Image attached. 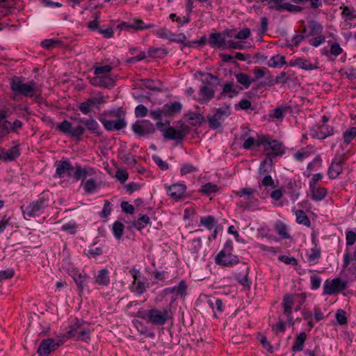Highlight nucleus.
Wrapping results in <instances>:
<instances>
[{
	"instance_id": "obj_1",
	"label": "nucleus",
	"mask_w": 356,
	"mask_h": 356,
	"mask_svg": "<svg viewBox=\"0 0 356 356\" xmlns=\"http://www.w3.org/2000/svg\"><path fill=\"white\" fill-rule=\"evenodd\" d=\"M79 122L84 124L86 127L79 124L73 128L72 124L70 121L64 120L56 125V129L58 131L78 140L81 139V137L85 133L86 129L97 136H100L102 135L100 127L98 122L93 118H81Z\"/></svg>"
},
{
	"instance_id": "obj_2",
	"label": "nucleus",
	"mask_w": 356,
	"mask_h": 356,
	"mask_svg": "<svg viewBox=\"0 0 356 356\" xmlns=\"http://www.w3.org/2000/svg\"><path fill=\"white\" fill-rule=\"evenodd\" d=\"M98 120L108 131H119L127 126L124 113L122 108L104 111L99 115Z\"/></svg>"
},
{
	"instance_id": "obj_3",
	"label": "nucleus",
	"mask_w": 356,
	"mask_h": 356,
	"mask_svg": "<svg viewBox=\"0 0 356 356\" xmlns=\"http://www.w3.org/2000/svg\"><path fill=\"white\" fill-rule=\"evenodd\" d=\"M10 88L15 96L22 95L26 97H34L38 102L40 95H37L38 89L36 83L31 81L29 83L24 82V78L15 76L10 81Z\"/></svg>"
},
{
	"instance_id": "obj_4",
	"label": "nucleus",
	"mask_w": 356,
	"mask_h": 356,
	"mask_svg": "<svg viewBox=\"0 0 356 356\" xmlns=\"http://www.w3.org/2000/svg\"><path fill=\"white\" fill-rule=\"evenodd\" d=\"M142 317L154 325H163L172 318L171 307L167 306L163 308L153 307L146 311Z\"/></svg>"
},
{
	"instance_id": "obj_5",
	"label": "nucleus",
	"mask_w": 356,
	"mask_h": 356,
	"mask_svg": "<svg viewBox=\"0 0 356 356\" xmlns=\"http://www.w3.org/2000/svg\"><path fill=\"white\" fill-rule=\"evenodd\" d=\"M51 194L49 192H42L38 199L31 203L27 207H22V211L24 216L29 218L38 216L44 208L48 207Z\"/></svg>"
},
{
	"instance_id": "obj_6",
	"label": "nucleus",
	"mask_w": 356,
	"mask_h": 356,
	"mask_svg": "<svg viewBox=\"0 0 356 356\" xmlns=\"http://www.w3.org/2000/svg\"><path fill=\"white\" fill-rule=\"evenodd\" d=\"M257 191L252 188H242L238 191H234L235 195L243 198L236 203V207L242 211L250 209L258 203V200L254 197Z\"/></svg>"
},
{
	"instance_id": "obj_7",
	"label": "nucleus",
	"mask_w": 356,
	"mask_h": 356,
	"mask_svg": "<svg viewBox=\"0 0 356 356\" xmlns=\"http://www.w3.org/2000/svg\"><path fill=\"white\" fill-rule=\"evenodd\" d=\"M257 146H262L266 154H270V159L273 156H282L285 153V148L282 143L277 140H270L266 135H262L259 137V143Z\"/></svg>"
},
{
	"instance_id": "obj_8",
	"label": "nucleus",
	"mask_w": 356,
	"mask_h": 356,
	"mask_svg": "<svg viewBox=\"0 0 356 356\" xmlns=\"http://www.w3.org/2000/svg\"><path fill=\"white\" fill-rule=\"evenodd\" d=\"M308 33H306V37H313L309 40V44L314 47H317L325 42V37L323 35V26L315 20L308 22Z\"/></svg>"
},
{
	"instance_id": "obj_9",
	"label": "nucleus",
	"mask_w": 356,
	"mask_h": 356,
	"mask_svg": "<svg viewBox=\"0 0 356 356\" xmlns=\"http://www.w3.org/2000/svg\"><path fill=\"white\" fill-rule=\"evenodd\" d=\"M233 244L231 241H227L224 248L216 257V263L224 266H232L238 263L237 256L232 254Z\"/></svg>"
},
{
	"instance_id": "obj_10",
	"label": "nucleus",
	"mask_w": 356,
	"mask_h": 356,
	"mask_svg": "<svg viewBox=\"0 0 356 356\" xmlns=\"http://www.w3.org/2000/svg\"><path fill=\"white\" fill-rule=\"evenodd\" d=\"M232 113L229 105L224 104L220 107L214 109L213 115H208L207 120L209 126L212 129L219 128L224 120L228 118Z\"/></svg>"
},
{
	"instance_id": "obj_11",
	"label": "nucleus",
	"mask_w": 356,
	"mask_h": 356,
	"mask_svg": "<svg viewBox=\"0 0 356 356\" xmlns=\"http://www.w3.org/2000/svg\"><path fill=\"white\" fill-rule=\"evenodd\" d=\"M199 97L195 98L201 104L209 103L215 95L214 86L209 81H204L202 83L198 91Z\"/></svg>"
},
{
	"instance_id": "obj_12",
	"label": "nucleus",
	"mask_w": 356,
	"mask_h": 356,
	"mask_svg": "<svg viewBox=\"0 0 356 356\" xmlns=\"http://www.w3.org/2000/svg\"><path fill=\"white\" fill-rule=\"evenodd\" d=\"M106 102L105 97L101 94L88 98L79 105V110L84 115H88L91 113L92 107L99 108V105Z\"/></svg>"
},
{
	"instance_id": "obj_13",
	"label": "nucleus",
	"mask_w": 356,
	"mask_h": 356,
	"mask_svg": "<svg viewBox=\"0 0 356 356\" xmlns=\"http://www.w3.org/2000/svg\"><path fill=\"white\" fill-rule=\"evenodd\" d=\"M347 287V282L341 280L339 277L327 280L323 286L324 293L327 295H333L336 293L345 290Z\"/></svg>"
},
{
	"instance_id": "obj_14",
	"label": "nucleus",
	"mask_w": 356,
	"mask_h": 356,
	"mask_svg": "<svg viewBox=\"0 0 356 356\" xmlns=\"http://www.w3.org/2000/svg\"><path fill=\"white\" fill-rule=\"evenodd\" d=\"M132 131L139 136H145L155 132L154 125L149 120L136 121L131 126Z\"/></svg>"
},
{
	"instance_id": "obj_15",
	"label": "nucleus",
	"mask_w": 356,
	"mask_h": 356,
	"mask_svg": "<svg viewBox=\"0 0 356 356\" xmlns=\"http://www.w3.org/2000/svg\"><path fill=\"white\" fill-rule=\"evenodd\" d=\"M61 344V341L54 339H47L41 341L37 353L39 356H48L52 351L56 350Z\"/></svg>"
},
{
	"instance_id": "obj_16",
	"label": "nucleus",
	"mask_w": 356,
	"mask_h": 356,
	"mask_svg": "<svg viewBox=\"0 0 356 356\" xmlns=\"http://www.w3.org/2000/svg\"><path fill=\"white\" fill-rule=\"evenodd\" d=\"M229 37V34L226 32L211 33L209 35L207 43L212 48L225 49L226 38Z\"/></svg>"
},
{
	"instance_id": "obj_17",
	"label": "nucleus",
	"mask_w": 356,
	"mask_h": 356,
	"mask_svg": "<svg viewBox=\"0 0 356 356\" xmlns=\"http://www.w3.org/2000/svg\"><path fill=\"white\" fill-rule=\"evenodd\" d=\"M56 169L54 178H62L66 174L69 177H73L72 172L74 171V167L67 160L60 161L56 164Z\"/></svg>"
},
{
	"instance_id": "obj_18",
	"label": "nucleus",
	"mask_w": 356,
	"mask_h": 356,
	"mask_svg": "<svg viewBox=\"0 0 356 356\" xmlns=\"http://www.w3.org/2000/svg\"><path fill=\"white\" fill-rule=\"evenodd\" d=\"M343 160V156L335 157L332 160L327 170V175L330 179H334L342 172Z\"/></svg>"
},
{
	"instance_id": "obj_19",
	"label": "nucleus",
	"mask_w": 356,
	"mask_h": 356,
	"mask_svg": "<svg viewBox=\"0 0 356 356\" xmlns=\"http://www.w3.org/2000/svg\"><path fill=\"white\" fill-rule=\"evenodd\" d=\"M312 242L314 247L311 248L310 252L306 255L307 261L310 266L316 264L321 257V248L317 243L315 236H312Z\"/></svg>"
},
{
	"instance_id": "obj_20",
	"label": "nucleus",
	"mask_w": 356,
	"mask_h": 356,
	"mask_svg": "<svg viewBox=\"0 0 356 356\" xmlns=\"http://www.w3.org/2000/svg\"><path fill=\"white\" fill-rule=\"evenodd\" d=\"M168 195L175 201L181 200L186 191L184 184H174L170 186H165Z\"/></svg>"
},
{
	"instance_id": "obj_21",
	"label": "nucleus",
	"mask_w": 356,
	"mask_h": 356,
	"mask_svg": "<svg viewBox=\"0 0 356 356\" xmlns=\"http://www.w3.org/2000/svg\"><path fill=\"white\" fill-rule=\"evenodd\" d=\"M95 175H96V170L90 166L82 167L78 164L74 166L73 177L76 181L82 179V181H84L88 177Z\"/></svg>"
},
{
	"instance_id": "obj_22",
	"label": "nucleus",
	"mask_w": 356,
	"mask_h": 356,
	"mask_svg": "<svg viewBox=\"0 0 356 356\" xmlns=\"http://www.w3.org/2000/svg\"><path fill=\"white\" fill-rule=\"evenodd\" d=\"M269 7L280 11L287 10L291 13H297L301 10L298 5H293L289 1H268Z\"/></svg>"
},
{
	"instance_id": "obj_23",
	"label": "nucleus",
	"mask_w": 356,
	"mask_h": 356,
	"mask_svg": "<svg viewBox=\"0 0 356 356\" xmlns=\"http://www.w3.org/2000/svg\"><path fill=\"white\" fill-rule=\"evenodd\" d=\"M20 155L19 145H16L8 149H0V160L7 163L15 160Z\"/></svg>"
},
{
	"instance_id": "obj_24",
	"label": "nucleus",
	"mask_w": 356,
	"mask_h": 356,
	"mask_svg": "<svg viewBox=\"0 0 356 356\" xmlns=\"http://www.w3.org/2000/svg\"><path fill=\"white\" fill-rule=\"evenodd\" d=\"M327 193V189L321 185L309 187L308 196L314 202L322 201Z\"/></svg>"
},
{
	"instance_id": "obj_25",
	"label": "nucleus",
	"mask_w": 356,
	"mask_h": 356,
	"mask_svg": "<svg viewBox=\"0 0 356 356\" xmlns=\"http://www.w3.org/2000/svg\"><path fill=\"white\" fill-rule=\"evenodd\" d=\"M333 134V128L326 124L315 125L311 129V135L314 138L324 139Z\"/></svg>"
},
{
	"instance_id": "obj_26",
	"label": "nucleus",
	"mask_w": 356,
	"mask_h": 356,
	"mask_svg": "<svg viewBox=\"0 0 356 356\" xmlns=\"http://www.w3.org/2000/svg\"><path fill=\"white\" fill-rule=\"evenodd\" d=\"M149 287V283L145 277H143V279H140L136 282H132L130 284L129 289L136 295L140 296L145 293Z\"/></svg>"
},
{
	"instance_id": "obj_27",
	"label": "nucleus",
	"mask_w": 356,
	"mask_h": 356,
	"mask_svg": "<svg viewBox=\"0 0 356 356\" xmlns=\"http://www.w3.org/2000/svg\"><path fill=\"white\" fill-rule=\"evenodd\" d=\"M241 90L242 88L235 84L233 81L227 82L222 85L220 95L233 98L236 97Z\"/></svg>"
},
{
	"instance_id": "obj_28",
	"label": "nucleus",
	"mask_w": 356,
	"mask_h": 356,
	"mask_svg": "<svg viewBox=\"0 0 356 356\" xmlns=\"http://www.w3.org/2000/svg\"><path fill=\"white\" fill-rule=\"evenodd\" d=\"M92 85L101 88H112L115 85V81L110 75H103L95 76L90 81Z\"/></svg>"
},
{
	"instance_id": "obj_29",
	"label": "nucleus",
	"mask_w": 356,
	"mask_h": 356,
	"mask_svg": "<svg viewBox=\"0 0 356 356\" xmlns=\"http://www.w3.org/2000/svg\"><path fill=\"white\" fill-rule=\"evenodd\" d=\"M348 268V271H350L355 277L356 280V252H353V253H345L343 254V268Z\"/></svg>"
},
{
	"instance_id": "obj_30",
	"label": "nucleus",
	"mask_w": 356,
	"mask_h": 356,
	"mask_svg": "<svg viewBox=\"0 0 356 356\" xmlns=\"http://www.w3.org/2000/svg\"><path fill=\"white\" fill-rule=\"evenodd\" d=\"M294 304L293 297L291 294H286L282 300V307L284 308V314L286 316L288 321L293 323L292 307Z\"/></svg>"
},
{
	"instance_id": "obj_31",
	"label": "nucleus",
	"mask_w": 356,
	"mask_h": 356,
	"mask_svg": "<svg viewBox=\"0 0 356 356\" xmlns=\"http://www.w3.org/2000/svg\"><path fill=\"white\" fill-rule=\"evenodd\" d=\"M289 65L292 67L297 66L305 70H313L318 68L317 65L312 63L308 60L301 57L295 58L289 61Z\"/></svg>"
},
{
	"instance_id": "obj_32",
	"label": "nucleus",
	"mask_w": 356,
	"mask_h": 356,
	"mask_svg": "<svg viewBox=\"0 0 356 356\" xmlns=\"http://www.w3.org/2000/svg\"><path fill=\"white\" fill-rule=\"evenodd\" d=\"M187 286L184 280H181L178 286L168 287L163 290L165 294L175 293L176 297L184 298L186 296Z\"/></svg>"
},
{
	"instance_id": "obj_33",
	"label": "nucleus",
	"mask_w": 356,
	"mask_h": 356,
	"mask_svg": "<svg viewBox=\"0 0 356 356\" xmlns=\"http://www.w3.org/2000/svg\"><path fill=\"white\" fill-rule=\"evenodd\" d=\"M163 108L164 111V117L172 116L181 112L182 105L179 102H174L164 104Z\"/></svg>"
},
{
	"instance_id": "obj_34",
	"label": "nucleus",
	"mask_w": 356,
	"mask_h": 356,
	"mask_svg": "<svg viewBox=\"0 0 356 356\" xmlns=\"http://www.w3.org/2000/svg\"><path fill=\"white\" fill-rule=\"evenodd\" d=\"M165 138L174 140H181L184 138V134L181 130H177L172 127H168L163 133Z\"/></svg>"
},
{
	"instance_id": "obj_35",
	"label": "nucleus",
	"mask_w": 356,
	"mask_h": 356,
	"mask_svg": "<svg viewBox=\"0 0 356 356\" xmlns=\"http://www.w3.org/2000/svg\"><path fill=\"white\" fill-rule=\"evenodd\" d=\"M95 282L99 286H107L110 282L108 270L106 268L99 270L95 277Z\"/></svg>"
},
{
	"instance_id": "obj_36",
	"label": "nucleus",
	"mask_w": 356,
	"mask_h": 356,
	"mask_svg": "<svg viewBox=\"0 0 356 356\" xmlns=\"http://www.w3.org/2000/svg\"><path fill=\"white\" fill-rule=\"evenodd\" d=\"M81 185L83 186L85 193L88 194L95 193L99 188V184L93 178L82 181Z\"/></svg>"
},
{
	"instance_id": "obj_37",
	"label": "nucleus",
	"mask_w": 356,
	"mask_h": 356,
	"mask_svg": "<svg viewBox=\"0 0 356 356\" xmlns=\"http://www.w3.org/2000/svg\"><path fill=\"white\" fill-rule=\"evenodd\" d=\"M307 339V334L305 332H300L297 337L295 339L293 345L292 346V351L293 352H300L303 350L304 348V343Z\"/></svg>"
},
{
	"instance_id": "obj_38",
	"label": "nucleus",
	"mask_w": 356,
	"mask_h": 356,
	"mask_svg": "<svg viewBox=\"0 0 356 356\" xmlns=\"http://www.w3.org/2000/svg\"><path fill=\"white\" fill-rule=\"evenodd\" d=\"M85 325V322L82 320L76 319L75 323L70 326L67 332L69 337H74L76 339L80 332L81 329Z\"/></svg>"
},
{
	"instance_id": "obj_39",
	"label": "nucleus",
	"mask_w": 356,
	"mask_h": 356,
	"mask_svg": "<svg viewBox=\"0 0 356 356\" xmlns=\"http://www.w3.org/2000/svg\"><path fill=\"white\" fill-rule=\"evenodd\" d=\"M186 116L188 123L193 126L200 125L204 121V118L201 113L189 112Z\"/></svg>"
},
{
	"instance_id": "obj_40",
	"label": "nucleus",
	"mask_w": 356,
	"mask_h": 356,
	"mask_svg": "<svg viewBox=\"0 0 356 356\" xmlns=\"http://www.w3.org/2000/svg\"><path fill=\"white\" fill-rule=\"evenodd\" d=\"M286 64V58L281 54H277L272 56L268 62V65L270 67H281Z\"/></svg>"
},
{
	"instance_id": "obj_41",
	"label": "nucleus",
	"mask_w": 356,
	"mask_h": 356,
	"mask_svg": "<svg viewBox=\"0 0 356 356\" xmlns=\"http://www.w3.org/2000/svg\"><path fill=\"white\" fill-rule=\"evenodd\" d=\"M273 165L272 159H270V154H266L264 160L261 163L259 173L260 175H264L270 172Z\"/></svg>"
},
{
	"instance_id": "obj_42",
	"label": "nucleus",
	"mask_w": 356,
	"mask_h": 356,
	"mask_svg": "<svg viewBox=\"0 0 356 356\" xmlns=\"http://www.w3.org/2000/svg\"><path fill=\"white\" fill-rule=\"evenodd\" d=\"M200 225L206 227L209 230H211L216 227L217 222L213 216H207L200 218Z\"/></svg>"
},
{
	"instance_id": "obj_43",
	"label": "nucleus",
	"mask_w": 356,
	"mask_h": 356,
	"mask_svg": "<svg viewBox=\"0 0 356 356\" xmlns=\"http://www.w3.org/2000/svg\"><path fill=\"white\" fill-rule=\"evenodd\" d=\"M72 276L79 287V292H82L84 289L88 276L86 275H82L77 271L74 272Z\"/></svg>"
},
{
	"instance_id": "obj_44",
	"label": "nucleus",
	"mask_w": 356,
	"mask_h": 356,
	"mask_svg": "<svg viewBox=\"0 0 356 356\" xmlns=\"http://www.w3.org/2000/svg\"><path fill=\"white\" fill-rule=\"evenodd\" d=\"M296 221L298 224L304 225L308 227L311 226V222L307 214L302 210H296L295 211Z\"/></svg>"
},
{
	"instance_id": "obj_45",
	"label": "nucleus",
	"mask_w": 356,
	"mask_h": 356,
	"mask_svg": "<svg viewBox=\"0 0 356 356\" xmlns=\"http://www.w3.org/2000/svg\"><path fill=\"white\" fill-rule=\"evenodd\" d=\"M236 79L240 84L244 86L245 88H248L252 81L248 74L243 72L236 74Z\"/></svg>"
},
{
	"instance_id": "obj_46",
	"label": "nucleus",
	"mask_w": 356,
	"mask_h": 356,
	"mask_svg": "<svg viewBox=\"0 0 356 356\" xmlns=\"http://www.w3.org/2000/svg\"><path fill=\"white\" fill-rule=\"evenodd\" d=\"M133 29L136 31L146 30L155 27L154 24H145L140 19H137L132 22Z\"/></svg>"
},
{
	"instance_id": "obj_47",
	"label": "nucleus",
	"mask_w": 356,
	"mask_h": 356,
	"mask_svg": "<svg viewBox=\"0 0 356 356\" xmlns=\"http://www.w3.org/2000/svg\"><path fill=\"white\" fill-rule=\"evenodd\" d=\"M218 189V186L216 184L209 182L202 185L200 192L203 194L209 195L212 193H216Z\"/></svg>"
},
{
	"instance_id": "obj_48",
	"label": "nucleus",
	"mask_w": 356,
	"mask_h": 356,
	"mask_svg": "<svg viewBox=\"0 0 356 356\" xmlns=\"http://www.w3.org/2000/svg\"><path fill=\"white\" fill-rule=\"evenodd\" d=\"M150 223L149 218L147 215H142L138 220L134 223V227L140 230L145 227L148 224Z\"/></svg>"
},
{
	"instance_id": "obj_49",
	"label": "nucleus",
	"mask_w": 356,
	"mask_h": 356,
	"mask_svg": "<svg viewBox=\"0 0 356 356\" xmlns=\"http://www.w3.org/2000/svg\"><path fill=\"white\" fill-rule=\"evenodd\" d=\"M124 225L119 222L115 221L113 225V233L117 239H120L123 235Z\"/></svg>"
},
{
	"instance_id": "obj_50",
	"label": "nucleus",
	"mask_w": 356,
	"mask_h": 356,
	"mask_svg": "<svg viewBox=\"0 0 356 356\" xmlns=\"http://www.w3.org/2000/svg\"><path fill=\"white\" fill-rule=\"evenodd\" d=\"M90 330L88 328V327H85L84 325L81 329L80 332H79V334L76 337V340L77 341H83L88 342L90 337Z\"/></svg>"
},
{
	"instance_id": "obj_51",
	"label": "nucleus",
	"mask_w": 356,
	"mask_h": 356,
	"mask_svg": "<svg viewBox=\"0 0 356 356\" xmlns=\"http://www.w3.org/2000/svg\"><path fill=\"white\" fill-rule=\"evenodd\" d=\"M112 70H113V67L108 65L95 67L94 68V74L96 75V76H103V75H109V74L112 71Z\"/></svg>"
},
{
	"instance_id": "obj_52",
	"label": "nucleus",
	"mask_w": 356,
	"mask_h": 356,
	"mask_svg": "<svg viewBox=\"0 0 356 356\" xmlns=\"http://www.w3.org/2000/svg\"><path fill=\"white\" fill-rule=\"evenodd\" d=\"M276 232L282 238H290V235L287 232L286 227L285 224L282 222H279L275 225V227Z\"/></svg>"
},
{
	"instance_id": "obj_53",
	"label": "nucleus",
	"mask_w": 356,
	"mask_h": 356,
	"mask_svg": "<svg viewBox=\"0 0 356 356\" xmlns=\"http://www.w3.org/2000/svg\"><path fill=\"white\" fill-rule=\"evenodd\" d=\"M153 33L160 38L169 40L170 41L172 32L165 27L155 30L153 31Z\"/></svg>"
},
{
	"instance_id": "obj_54",
	"label": "nucleus",
	"mask_w": 356,
	"mask_h": 356,
	"mask_svg": "<svg viewBox=\"0 0 356 356\" xmlns=\"http://www.w3.org/2000/svg\"><path fill=\"white\" fill-rule=\"evenodd\" d=\"M344 143L346 144L350 142L356 137V127H350L347 129L343 135Z\"/></svg>"
},
{
	"instance_id": "obj_55",
	"label": "nucleus",
	"mask_w": 356,
	"mask_h": 356,
	"mask_svg": "<svg viewBox=\"0 0 356 356\" xmlns=\"http://www.w3.org/2000/svg\"><path fill=\"white\" fill-rule=\"evenodd\" d=\"M10 122L9 121L0 122V138L6 137L10 134Z\"/></svg>"
},
{
	"instance_id": "obj_56",
	"label": "nucleus",
	"mask_w": 356,
	"mask_h": 356,
	"mask_svg": "<svg viewBox=\"0 0 356 356\" xmlns=\"http://www.w3.org/2000/svg\"><path fill=\"white\" fill-rule=\"evenodd\" d=\"M60 43L59 40L56 39H46L41 42V45L42 47L47 49H51L54 47L56 45Z\"/></svg>"
},
{
	"instance_id": "obj_57",
	"label": "nucleus",
	"mask_w": 356,
	"mask_h": 356,
	"mask_svg": "<svg viewBox=\"0 0 356 356\" xmlns=\"http://www.w3.org/2000/svg\"><path fill=\"white\" fill-rule=\"evenodd\" d=\"M302 33H304L305 35H302V34H300V35H295L292 40H291V42H292V44L293 46H296V47H298L300 43L305 38H307L306 37V33H307V29L306 27H305L303 29H302Z\"/></svg>"
},
{
	"instance_id": "obj_58",
	"label": "nucleus",
	"mask_w": 356,
	"mask_h": 356,
	"mask_svg": "<svg viewBox=\"0 0 356 356\" xmlns=\"http://www.w3.org/2000/svg\"><path fill=\"white\" fill-rule=\"evenodd\" d=\"M112 210V204L108 200H105L103 209L100 212L99 216L102 218H107Z\"/></svg>"
},
{
	"instance_id": "obj_59",
	"label": "nucleus",
	"mask_w": 356,
	"mask_h": 356,
	"mask_svg": "<svg viewBox=\"0 0 356 356\" xmlns=\"http://www.w3.org/2000/svg\"><path fill=\"white\" fill-rule=\"evenodd\" d=\"M336 319L339 325L347 323L346 313L343 309H338L336 313Z\"/></svg>"
},
{
	"instance_id": "obj_60",
	"label": "nucleus",
	"mask_w": 356,
	"mask_h": 356,
	"mask_svg": "<svg viewBox=\"0 0 356 356\" xmlns=\"http://www.w3.org/2000/svg\"><path fill=\"white\" fill-rule=\"evenodd\" d=\"M77 225L75 222H70L64 224L61 227V230L68 232L70 234H74L76 232Z\"/></svg>"
},
{
	"instance_id": "obj_61",
	"label": "nucleus",
	"mask_w": 356,
	"mask_h": 356,
	"mask_svg": "<svg viewBox=\"0 0 356 356\" xmlns=\"http://www.w3.org/2000/svg\"><path fill=\"white\" fill-rule=\"evenodd\" d=\"M250 35V30L248 28L243 29L238 32L236 35H229V38H234L239 40H245Z\"/></svg>"
},
{
	"instance_id": "obj_62",
	"label": "nucleus",
	"mask_w": 356,
	"mask_h": 356,
	"mask_svg": "<svg viewBox=\"0 0 356 356\" xmlns=\"http://www.w3.org/2000/svg\"><path fill=\"white\" fill-rule=\"evenodd\" d=\"M197 168L193 166L191 163H185L182 165L180 170V172L181 175H186L187 174H190L194 172H196Z\"/></svg>"
},
{
	"instance_id": "obj_63",
	"label": "nucleus",
	"mask_w": 356,
	"mask_h": 356,
	"mask_svg": "<svg viewBox=\"0 0 356 356\" xmlns=\"http://www.w3.org/2000/svg\"><path fill=\"white\" fill-rule=\"evenodd\" d=\"M103 251L102 248L96 247L95 245L90 246L87 250V255L91 257H95L97 256L102 254Z\"/></svg>"
},
{
	"instance_id": "obj_64",
	"label": "nucleus",
	"mask_w": 356,
	"mask_h": 356,
	"mask_svg": "<svg viewBox=\"0 0 356 356\" xmlns=\"http://www.w3.org/2000/svg\"><path fill=\"white\" fill-rule=\"evenodd\" d=\"M343 49L340 47L338 42L332 43L330 45V54L337 57L343 52Z\"/></svg>"
}]
</instances>
